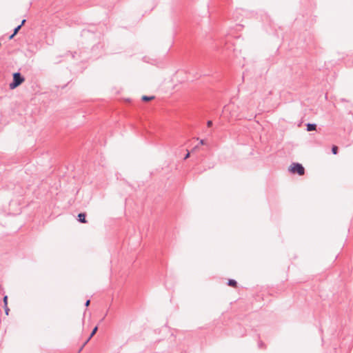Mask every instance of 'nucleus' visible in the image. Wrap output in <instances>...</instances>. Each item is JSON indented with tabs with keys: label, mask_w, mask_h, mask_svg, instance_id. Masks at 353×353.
Returning <instances> with one entry per match:
<instances>
[{
	"label": "nucleus",
	"mask_w": 353,
	"mask_h": 353,
	"mask_svg": "<svg viewBox=\"0 0 353 353\" xmlns=\"http://www.w3.org/2000/svg\"><path fill=\"white\" fill-rule=\"evenodd\" d=\"M26 21V19H23L19 26H21V27H22L25 24Z\"/></svg>",
	"instance_id": "nucleus-16"
},
{
	"label": "nucleus",
	"mask_w": 353,
	"mask_h": 353,
	"mask_svg": "<svg viewBox=\"0 0 353 353\" xmlns=\"http://www.w3.org/2000/svg\"><path fill=\"white\" fill-rule=\"evenodd\" d=\"M305 125H306V130L308 132L316 130V127H317L316 123H307Z\"/></svg>",
	"instance_id": "nucleus-5"
},
{
	"label": "nucleus",
	"mask_w": 353,
	"mask_h": 353,
	"mask_svg": "<svg viewBox=\"0 0 353 353\" xmlns=\"http://www.w3.org/2000/svg\"><path fill=\"white\" fill-rule=\"evenodd\" d=\"M4 311L6 315L9 314L10 309L8 307V305H3Z\"/></svg>",
	"instance_id": "nucleus-10"
},
{
	"label": "nucleus",
	"mask_w": 353,
	"mask_h": 353,
	"mask_svg": "<svg viewBox=\"0 0 353 353\" xmlns=\"http://www.w3.org/2000/svg\"><path fill=\"white\" fill-rule=\"evenodd\" d=\"M154 99V96H146V95H143L141 98V100L143 101H150L152 99Z\"/></svg>",
	"instance_id": "nucleus-7"
},
{
	"label": "nucleus",
	"mask_w": 353,
	"mask_h": 353,
	"mask_svg": "<svg viewBox=\"0 0 353 353\" xmlns=\"http://www.w3.org/2000/svg\"><path fill=\"white\" fill-rule=\"evenodd\" d=\"M288 170L292 174H297L302 176L305 174V168L299 163H292L288 168Z\"/></svg>",
	"instance_id": "nucleus-2"
},
{
	"label": "nucleus",
	"mask_w": 353,
	"mask_h": 353,
	"mask_svg": "<svg viewBox=\"0 0 353 353\" xmlns=\"http://www.w3.org/2000/svg\"><path fill=\"white\" fill-rule=\"evenodd\" d=\"M14 36H15V35H13V33H12V34H10V35L9 36L8 39H9L10 40H11V39H12L14 37Z\"/></svg>",
	"instance_id": "nucleus-17"
},
{
	"label": "nucleus",
	"mask_w": 353,
	"mask_h": 353,
	"mask_svg": "<svg viewBox=\"0 0 353 353\" xmlns=\"http://www.w3.org/2000/svg\"><path fill=\"white\" fill-rule=\"evenodd\" d=\"M190 156V152L188 150L186 154L185 155V157H183V159L184 160H186L187 159H188Z\"/></svg>",
	"instance_id": "nucleus-13"
},
{
	"label": "nucleus",
	"mask_w": 353,
	"mask_h": 353,
	"mask_svg": "<svg viewBox=\"0 0 353 353\" xmlns=\"http://www.w3.org/2000/svg\"><path fill=\"white\" fill-rule=\"evenodd\" d=\"M77 221L81 223H87L86 220V213L85 212H80L77 216Z\"/></svg>",
	"instance_id": "nucleus-3"
},
{
	"label": "nucleus",
	"mask_w": 353,
	"mask_h": 353,
	"mask_svg": "<svg viewBox=\"0 0 353 353\" xmlns=\"http://www.w3.org/2000/svg\"><path fill=\"white\" fill-rule=\"evenodd\" d=\"M24 81V77L19 72H14L12 74V81L9 84L10 89H15L21 84H22Z\"/></svg>",
	"instance_id": "nucleus-1"
},
{
	"label": "nucleus",
	"mask_w": 353,
	"mask_h": 353,
	"mask_svg": "<svg viewBox=\"0 0 353 353\" xmlns=\"http://www.w3.org/2000/svg\"><path fill=\"white\" fill-rule=\"evenodd\" d=\"M332 152L333 154H337L339 152V148L338 146L333 145L332 147Z\"/></svg>",
	"instance_id": "nucleus-8"
},
{
	"label": "nucleus",
	"mask_w": 353,
	"mask_h": 353,
	"mask_svg": "<svg viewBox=\"0 0 353 353\" xmlns=\"http://www.w3.org/2000/svg\"><path fill=\"white\" fill-rule=\"evenodd\" d=\"M227 284L229 285V286H231V287H233V288H236L237 287V281L234 279H228V282H227Z\"/></svg>",
	"instance_id": "nucleus-6"
},
{
	"label": "nucleus",
	"mask_w": 353,
	"mask_h": 353,
	"mask_svg": "<svg viewBox=\"0 0 353 353\" xmlns=\"http://www.w3.org/2000/svg\"><path fill=\"white\" fill-rule=\"evenodd\" d=\"M8 297L7 295H4L3 296V305H8Z\"/></svg>",
	"instance_id": "nucleus-11"
},
{
	"label": "nucleus",
	"mask_w": 353,
	"mask_h": 353,
	"mask_svg": "<svg viewBox=\"0 0 353 353\" xmlns=\"http://www.w3.org/2000/svg\"><path fill=\"white\" fill-rule=\"evenodd\" d=\"M97 330H98V326L97 325V326H95V327L92 329V332H91V333H90V334L89 337H88V339L85 341V342L83 343V346H84V345H85V344H86V343L90 341V339H91V338H92V337H93V336L97 333Z\"/></svg>",
	"instance_id": "nucleus-4"
},
{
	"label": "nucleus",
	"mask_w": 353,
	"mask_h": 353,
	"mask_svg": "<svg viewBox=\"0 0 353 353\" xmlns=\"http://www.w3.org/2000/svg\"><path fill=\"white\" fill-rule=\"evenodd\" d=\"M341 101H346V99H343V98L341 99Z\"/></svg>",
	"instance_id": "nucleus-18"
},
{
	"label": "nucleus",
	"mask_w": 353,
	"mask_h": 353,
	"mask_svg": "<svg viewBox=\"0 0 353 353\" xmlns=\"http://www.w3.org/2000/svg\"><path fill=\"white\" fill-rule=\"evenodd\" d=\"M258 346H259V348H261L263 346H265V344L261 341L259 342Z\"/></svg>",
	"instance_id": "nucleus-14"
},
{
	"label": "nucleus",
	"mask_w": 353,
	"mask_h": 353,
	"mask_svg": "<svg viewBox=\"0 0 353 353\" xmlns=\"http://www.w3.org/2000/svg\"><path fill=\"white\" fill-rule=\"evenodd\" d=\"M212 124H213V123H212V121L211 120H209V121H207V126H208V128L212 127Z\"/></svg>",
	"instance_id": "nucleus-12"
},
{
	"label": "nucleus",
	"mask_w": 353,
	"mask_h": 353,
	"mask_svg": "<svg viewBox=\"0 0 353 353\" xmlns=\"http://www.w3.org/2000/svg\"><path fill=\"white\" fill-rule=\"evenodd\" d=\"M200 143L201 144H203L204 143V141L203 140H201Z\"/></svg>",
	"instance_id": "nucleus-19"
},
{
	"label": "nucleus",
	"mask_w": 353,
	"mask_h": 353,
	"mask_svg": "<svg viewBox=\"0 0 353 353\" xmlns=\"http://www.w3.org/2000/svg\"><path fill=\"white\" fill-rule=\"evenodd\" d=\"M198 146L194 147L193 150H195Z\"/></svg>",
	"instance_id": "nucleus-20"
},
{
	"label": "nucleus",
	"mask_w": 353,
	"mask_h": 353,
	"mask_svg": "<svg viewBox=\"0 0 353 353\" xmlns=\"http://www.w3.org/2000/svg\"><path fill=\"white\" fill-rule=\"evenodd\" d=\"M21 28V26H17V27H15L13 30V35H16L19 31L20 30V29Z\"/></svg>",
	"instance_id": "nucleus-9"
},
{
	"label": "nucleus",
	"mask_w": 353,
	"mask_h": 353,
	"mask_svg": "<svg viewBox=\"0 0 353 353\" xmlns=\"http://www.w3.org/2000/svg\"><path fill=\"white\" fill-rule=\"evenodd\" d=\"M90 303V299H88L85 303V307H88Z\"/></svg>",
	"instance_id": "nucleus-15"
}]
</instances>
